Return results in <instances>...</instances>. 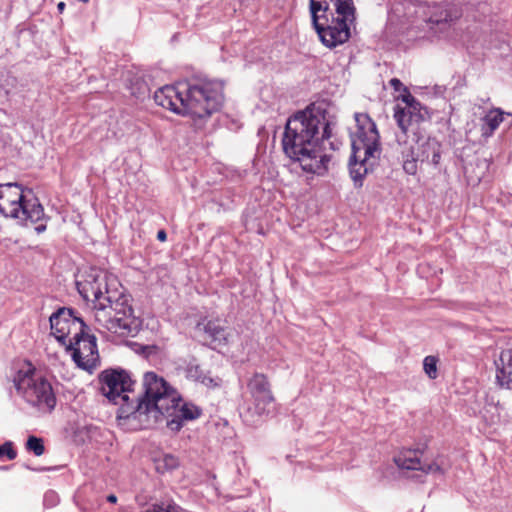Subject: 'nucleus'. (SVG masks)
<instances>
[{"label": "nucleus", "mask_w": 512, "mask_h": 512, "mask_svg": "<svg viewBox=\"0 0 512 512\" xmlns=\"http://www.w3.org/2000/svg\"><path fill=\"white\" fill-rule=\"evenodd\" d=\"M347 166H348L349 172L352 173V154L349 156Z\"/></svg>", "instance_id": "nucleus-32"}, {"label": "nucleus", "mask_w": 512, "mask_h": 512, "mask_svg": "<svg viewBox=\"0 0 512 512\" xmlns=\"http://www.w3.org/2000/svg\"><path fill=\"white\" fill-rule=\"evenodd\" d=\"M330 133L324 110L308 107L288 119L282 138L283 151L290 159L299 162L304 171L323 174L329 160L320 141L328 139Z\"/></svg>", "instance_id": "nucleus-2"}, {"label": "nucleus", "mask_w": 512, "mask_h": 512, "mask_svg": "<svg viewBox=\"0 0 512 512\" xmlns=\"http://www.w3.org/2000/svg\"><path fill=\"white\" fill-rule=\"evenodd\" d=\"M26 449L32 451L36 456H41L45 452L43 440L36 436H29L26 442Z\"/></svg>", "instance_id": "nucleus-23"}, {"label": "nucleus", "mask_w": 512, "mask_h": 512, "mask_svg": "<svg viewBox=\"0 0 512 512\" xmlns=\"http://www.w3.org/2000/svg\"><path fill=\"white\" fill-rule=\"evenodd\" d=\"M438 359L435 356H426L423 361V369L430 379H436Z\"/></svg>", "instance_id": "nucleus-24"}, {"label": "nucleus", "mask_w": 512, "mask_h": 512, "mask_svg": "<svg viewBox=\"0 0 512 512\" xmlns=\"http://www.w3.org/2000/svg\"><path fill=\"white\" fill-rule=\"evenodd\" d=\"M16 456L17 452L13 448V444L11 442H6L3 445H0V458L6 457L8 460H13Z\"/></svg>", "instance_id": "nucleus-26"}, {"label": "nucleus", "mask_w": 512, "mask_h": 512, "mask_svg": "<svg viewBox=\"0 0 512 512\" xmlns=\"http://www.w3.org/2000/svg\"><path fill=\"white\" fill-rule=\"evenodd\" d=\"M185 101L186 115L199 119L208 118L222 105L223 85L211 80L186 83Z\"/></svg>", "instance_id": "nucleus-9"}, {"label": "nucleus", "mask_w": 512, "mask_h": 512, "mask_svg": "<svg viewBox=\"0 0 512 512\" xmlns=\"http://www.w3.org/2000/svg\"><path fill=\"white\" fill-rule=\"evenodd\" d=\"M13 384L18 394L27 403L40 410L51 412L56 405V396L51 383L37 373L34 365L24 361L13 376Z\"/></svg>", "instance_id": "nucleus-8"}, {"label": "nucleus", "mask_w": 512, "mask_h": 512, "mask_svg": "<svg viewBox=\"0 0 512 512\" xmlns=\"http://www.w3.org/2000/svg\"><path fill=\"white\" fill-rule=\"evenodd\" d=\"M148 512H187L179 505L175 503H160V504H152L148 507Z\"/></svg>", "instance_id": "nucleus-25"}, {"label": "nucleus", "mask_w": 512, "mask_h": 512, "mask_svg": "<svg viewBox=\"0 0 512 512\" xmlns=\"http://www.w3.org/2000/svg\"><path fill=\"white\" fill-rule=\"evenodd\" d=\"M390 86L395 91H402L403 93L399 96V99L402 100L403 103H405V107H401L399 105H396L394 108V119L396 120V112L403 111L405 114L407 111H411L410 107L416 106L418 104L419 106H422L420 102H418L415 97H413L410 92L408 91L407 87H405L402 82L397 78H392L389 81Z\"/></svg>", "instance_id": "nucleus-20"}, {"label": "nucleus", "mask_w": 512, "mask_h": 512, "mask_svg": "<svg viewBox=\"0 0 512 512\" xmlns=\"http://www.w3.org/2000/svg\"><path fill=\"white\" fill-rule=\"evenodd\" d=\"M395 463L400 469L420 470L424 473H435L440 467L435 463H422L417 451L407 450L395 457Z\"/></svg>", "instance_id": "nucleus-18"}, {"label": "nucleus", "mask_w": 512, "mask_h": 512, "mask_svg": "<svg viewBox=\"0 0 512 512\" xmlns=\"http://www.w3.org/2000/svg\"><path fill=\"white\" fill-rule=\"evenodd\" d=\"M166 467L173 469L178 466V459L173 455H165L163 459Z\"/></svg>", "instance_id": "nucleus-29"}, {"label": "nucleus", "mask_w": 512, "mask_h": 512, "mask_svg": "<svg viewBox=\"0 0 512 512\" xmlns=\"http://www.w3.org/2000/svg\"><path fill=\"white\" fill-rule=\"evenodd\" d=\"M357 130L354 133V184L362 185V178L372 169L380 156V136L375 122L368 114L354 115Z\"/></svg>", "instance_id": "nucleus-6"}, {"label": "nucleus", "mask_w": 512, "mask_h": 512, "mask_svg": "<svg viewBox=\"0 0 512 512\" xmlns=\"http://www.w3.org/2000/svg\"><path fill=\"white\" fill-rule=\"evenodd\" d=\"M321 5L328 20V26L336 25V21H346L352 15L351 0H315Z\"/></svg>", "instance_id": "nucleus-16"}, {"label": "nucleus", "mask_w": 512, "mask_h": 512, "mask_svg": "<svg viewBox=\"0 0 512 512\" xmlns=\"http://www.w3.org/2000/svg\"><path fill=\"white\" fill-rule=\"evenodd\" d=\"M205 333L211 338V341L218 345H227L229 342V333L226 326L220 319H211L204 324Z\"/></svg>", "instance_id": "nucleus-19"}, {"label": "nucleus", "mask_w": 512, "mask_h": 512, "mask_svg": "<svg viewBox=\"0 0 512 512\" xmlns=\"http://www.w3.org/2000/svg\"><path fill=\"white\" fill-rule=\"evenodd\" d=\"M410 112H396V122L399 132L396 142L402 158L403 170L409 175L417 173V163L427 162L437 166L441 159V144L434 138H424L419 134V123L427 116V110L422 106L410 107Z\"/></svg>", "instance_id": "nucleus-3"}, {"label": "nucleus", "mask_w": 512, "mask_h": 512, "mask_svg": "<svg viewBox=\"0 0 512 512\" xmlns=\"http://www.w3.org/2000/svg\"><path fill=\"white\" fill-rule=\"evenodd\" d=\"M57 8H58L59 12H63V10L65 9V3L64 2H60L57 5Z\"/></svg>", "instance_id": "nucleus-33"}, {"label": "nucleus", "mask_w": 512, "mask_h": 512, "mask_svg": "<svg viewBox=\"0 0 512 512\" xmlns=\"http://www.w3.org/2000/svg\"><path fill=\"white\" fill-rule=\"evenodd\" d=\"M171 410L177 414L178 418L183 420H195L201 415V410L197 406L189 403L182 405L179 403L176 408H171Z\"/></svg>", "instance_id": "nucleus-22"}, {"label": "nucleus", "mask_w": 512, "mask_h": 512, "mask_svg": "<svg viewBox=\"0 0 512 512\" xmlns=\"http://www.w3.org/2000/svg\"><path fill=\"white\" fill-rule=\"evenodd\" d=\"M494 362L497 384L512 391V348L502 350Z\"/></svg>", "instance_id": "nucleus-17"}, {"label": "nucleus", "mask_w": 512, "mask_h": 512, "mask_svg": "<svg viewBox=\"0 0 512 512\" xmlns=\"http://www.w3.org/2000/svg\"><path fill=\"white\" fill-rule=\"evenodd\" d=\"M68 348L73 351L72 357L78 367L86 370L96 367L99 354L95 336L83 332Z\"/></svg>", "instance_id": "nucleus-14"}, {"label": "nucleus", "mask_w": 512, "mask_h": 512, "mask_svg": "<svg viewBox=\"0 0 512 512\" xmlns=\"http://www.w3.org/2000/svg\"><path fill=\"white\" fill-rule=\"evenodd\" d=\"M504 114L512 116V114L505 113L500 108H493L489 110L486 113V115L482 118V134L486 137L491 136L494 133V131L499 127L500 123L503 122Z\"/></svg>", "instance_id": "nucleus-21"}, {"label": "nucleus", "mask_w": 512, "mask_h": 512, "mask_svg": "<svg viewBox=\"0 0 512 512\" xmlns=\"http://www.w3.org/2000/svg\"><path fill=\"white\" fill-rule=\"evenodd\" d=\"M182 421H183V419L178 418L177 414L175 413V417L167 422V426L172 431H179L183 426Z\"/></svg>", "instance_id": "nucleus-28"}, {"label": "nucleus", "mask_w": 512, "mask_h": 512, "mask_svg": "<svg viewBox=\"0 0 512 512\" xmlns=\"http://www.w3.org/2000/svg\"><path fill=\"white\" fill-rule=\"evenodd\" d=\"M144 512H148V508Z\"/></svg>", "instance_id": "nucleus-34"}, {"label": "nucleus", "mask_w": 512, "mask_h": 512, "mask_svg": "<svg viewBox=\"0 0 512 512\" xmlns=\"http://www.w3.org/2000/svg\"><path fill=\"white\" fill-rule=\"evenodd\" d=\"M185 97L186 83L166 85L154 93V100L157 105L179 115L187 114Z\"/></svg>", "instance_id": "nucleus-15"}, {"label": "nucleus", "mask_w": 512, "mask_h": 512, "mask_svg": "<svg viewBox=\"0 0 512 512\" xmlns=\"http://www.w3.org/2000/svg\"><path fill=\"white\" fill-rule=\"evenodd\" d=\"M107 501L109 503L115 504L117 502V496L114 494H110L107 496Z\"/></svg>", "instance_id": "nucleus-31"}, {"label": "nucleus", "mask_w": 512, "mask_h": 512, "mask_svg": "<svg viewBox=\"0 0 512 512\" xmlns=\"http://www.w3.org/2000/svg\"><path fill=\"white\" fill-rule=\"evenodd\" d=\"M80 295L92 302L96 329L119 336L131 333L133 309L129 296L118 278L107 271L91 268L84 278L77 282Z\"/></svg>", "instance_id": "nucleus-1"}, {"label": "nucleus", "mask_w": 512, "mask_h": 512, "mask_svg": "<svg viewBox=\"0 0 512 512\" xmlns=\"http://www.w3.org/2000/svg\"><path fill=\"white\" fill-rule=\"evenodd\" d=\"M275 401L268 376L255 372L247 379L246 394L239 406L240 417L247 425L255 426L272 412Z\"/></svg>", "instance_id": "nucleus-7"}, {"label": "nucleus", "mask_w": 512, "mask_h": 512, "mask_svg": "<svg viewBox=\"0 0 512 512\" xmlns=\"http://www.w3.org/2000/svg\"><path fill=\"white\" fill-rule=\"evenodd\" d=\"M51 333L63 345L70 346L84 332L85 324L61 310L50 317Z\"/></svg>", "instance_id": "nucleus-12"}, {"label": "nucleus", "mask_w": 512, "mask_h": 512, "mask_svg": "<svg viewBox=\"0 0 512 512\" xmlns=\"http://www.w3.org/2000/svg\"><path fill=\"white\" fill-rule=\"evenodd\" d=\"M144 394L134 393L131 404L122 408L125 417L138 420L142 428H150L164 414H170L171 408H176L181 401L177 391L167 381L155 372H147L143 377Z\"/></svg>", "instance_id": "nucleus-4"}, {"label": "nucleus", "mask_w": 512, "mask_h": 512, "mask_svg": "<svg viewBox=\"0 0 512 512\" xmlns=\"http://www.w3.org/2000/svg\"><path fill=\"white\" fill-rule=\"evenodd\" d=\"M199 366L195 365V366H190L188 367L187 369V373H188V376L191 377V378H194L195 380H199L201 381L202 383H205V380H206V377L202 378L201 379V376L199 375ZM207 380H209V382H212V379L211 378H207Z\"/></svg>", "instance_id": "nucleus-27"}, {"label": "nucleus", "mask_w": 512, "mask_h": 512, "mask_svg": "<svg viewBox=\"0 0 512 512\" xmlns=\"http://www.w3.org/2000/svg\"><path fill=\"white\" fill-rule=\"evenodd\" d=\"M157 239L161 242H164L167 239V234L165 230H159L157 233Z\"/></svg>", "instance_id": "nucleus-30"}, {"label": "nucleus", "mask_w": 512, "mask_h": 512, "mask_svg": "<svg viewBox=\"0 0 512 512\" xmlns=\"http://www.w3.org/2000/svg\"><path fill=\"white\" fill-rule=\"evenodd\" d=\"M101 391L110 401L119 406L118 418L127 419L122 414V408L126 404H131L134 395L135 381L132 380L129 373L125 370L108 369L99 375Z\"/></svg>", "instance_id": "nucleus-10"}, {"label": "nucleus", "mask_w": 512, "mask_h": 512, "mask_svg": "<svg viewBox=\"0 0 512 512\" xmlns=\"http://www.w3.org/2000/svg\"><path fill=\"white\" fill-rule=\"evenodd\" d=\"M0 213L21 226H33L38 234L46 230L50 219L33 192L17 183L0 184Z\"/></svg>", "instance_id": "nucleus-5"}, {"label": "nucleus", "mask_w": 512, "mask_h": 512, "mask_svg": "<svg viewBox=\"0 0 512 512\" xmlns=\"http://www.w3.org/2000/svg\"><path fill=\"white\" fill-rule=\"evenodd\" d=\"M424 15L431 30L443 33L461 17L462 11L455 3H441L427 6Z\"/></svg>", "instance_id": "nucleus-13"}, {"label": "nucleus", "mask_w": 512, "mask_h": 512, "mask_svg": "<svg viewBox=\"0 0 512 512\" xmlns=\"http://www.w3.org/2000/svg\"><path fill=\"white\" fill-rule=\"evenodd\" d=\"M310 13L312 25L323 45L328 48L336 47L346 42L350 37V30L346 21L338 20L336 25L328 26L325 10L315 0H310Z\"/></svg>", "instance_id": "nucleus-11"}]
</instances>
